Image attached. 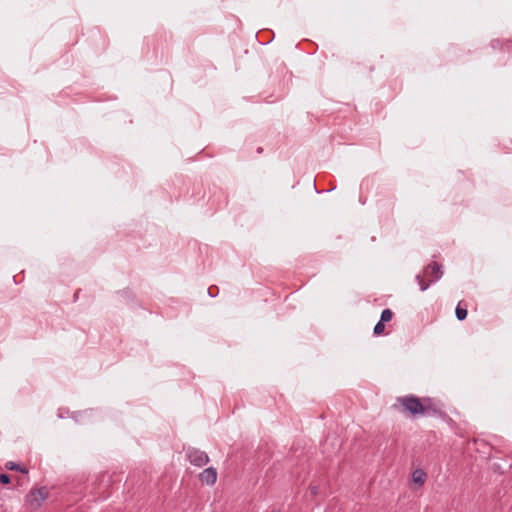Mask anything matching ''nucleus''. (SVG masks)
Masks as SVG:
<instances>
[{
  "instance_id": "6e6552de",
  "label": "nucleus",
  "mask_w": 512,
  "mask_h": 512,
  "mask_svg": "<svg viewBox=\"0 0 512 512\" xmlns=\"http://www.w3.org/2000/svg\"><path fill=\"white\" fill-rule=\"evenodd\" d=\"M455 315L459 321H463L467 317V309L464 307H461V303H459L455 309Z\"/></svg>"
},
{
  "instance_id": "4468645a",
  "label": "nucleus",
  "mask_w": 512,
  "mask_h": 512,
  "mask_svg": "<svg viewBox=\"0 0 512 512\" xmlns=\"http://www.w3.org/2000/svg\"><path fill=\"white\" fill-rule=\"evenodd\" d=\"M212 290H213V288H212V287H210V288L208 289V294H209L211 297H215V296H216V293H214V291H212Z\"/></svg>"
},
{
  "instance_id": "39448f33",
  "label": "nucleus",
  "mask_w": 512,
  "mask_h": 512,
  "mask_svg": "<svg viewBox=\"0 0 512 512\" xmlns=\"http://www.w3.org/2000/svg\"><path fill=\"white\" fill-rule=\"evenodd\" d=\"M422 416H436L440 414V409L433 403L432 399L426 397L422 399Z\"/></svg>"
},
{
  "instance_id": "ddd939ff",
  "label": "nucleus",
  "mask_w": 512,
  "mask_h": 512,
  "mask_svg": "<svg viewBox=\"0 0 512 512\" xmlns=\"http://www.w3.org/2000/svg\"><path fill=\"white\" fill-rule=\"evenodd\" d=\"M310 491L312 495H316L318 493V487L317 486H311Z\"/></svg>"
},
{
  "instance_id": "9d476101",
  "label": "nucleus",
  "mask_w": 512,
  "mask_h": 512,
  "mask_svg": "<svg viewBox=\"0 0 512 512\" xmlns=\"http://www.w3.org/2000/svg\"><path fill=\"white\" fill-rule=\"evenodd\" d=\"M384 330H385V323L378 321L376 323V325L374 326L373 333H374V335L379 336L384 332Z\"/></svg>"
},
{
  "instance_id": "f8f14e48",
  "label": "nucleus",
  "mask_w": 512,
  "mask_h": 512,
  "mask_svg": "<svg viewBox=\"0 0 512 512\" xmlns=\"http://www.w3.org/2000/svg\"><path fill=\"white\" fill-rule=\"evenodd\" d=\"M10 469L18 470V471H21V472H27L24 468H21V466L19 464H16V463H13V462L10 463Z\"/></svg>"
},
{
  "instance_id": "2eb2a0df",
  "label": "nucleus",
  "mask_w": 512,
  "mask_h": 512,
  "mask_svg": "<svg viewBox=\"0 0 512 512\" xmlns=\"http://www.w3.org/2000/svg\"><path fill=\"white\" fill-rule=\"evenodd\" d=\"M505 45H506L507 49L509 50L512 47V42L511 41H507Z\"/></svg>"
},
{
  "instance_id": "f257e3e1",
  "label": "nucleus",
  "mask_w": 512,
  "mask_h": 512,
  "mask_svg": "<svg viewBox=\"0 0 512 512\" xmlns=\"http://www.w3.org/2000/svg\"><path fill=\"white\" fill-rule=\"evenodd\" d=\"M443 276V271L441 265L436 262H433L427 265L423 274L416 275V281L420 287L421 291H426L432 283L437 282Z\"/></svg>"
},
{
  "instance_id": "f03ea898",
  "label": "nucleus",
  "mask_w": 512,
  "mask_h": 512,
  "mask_svg": "<svg viewBox=\"0 0 512 512\" xmlns=\"http://www.w3.org/2000/svg\"><path fill=\"white\" fill-rule=\"evenodd\" d=\"M398 403L405 412L412 417H417L423 412L422 399L410 394L397 399Z\"/></svg>"
},
{
  "instance_id": "20e7f679",
  "label": "nucleus",
  "mask_w": 512,
  "mask_h": 512,
  "mask_svg": "<svg viewBox=\"0 0 512 512\" xmlns=\"http://www.w3.org/2000/svg\"><path fill=\"white\" fill-rule=\"evenodd\" d=\"M187 458L192 465L197 467H202L209 462L208 455L204 451L195 448L188 449Z\"/></svg>"
},
{
  "instance_id": "dca6fc26",
  "label": "nucleus",
  "mask_w": 512,
  "mask_h": 512,
  "mask_svg": "<svg viewBox=\"0 0 512 512\" xmlns=\"http://www.w3.org/2000/svg\"><path fill=\"white\" fill-rule=\"evenodd\" d=\"M498 43H499V41H498V40H493V41L491 42V45H492L493 47H495V45H496V44H498Z\"/></svg>"
},
{
  "instance_id": "7ed1b4c3",
  "label": "nucleus",
  "mask_w": 512,
  "mask_h": 512,
  "mask_svg": "<svg viewBox=\"0 0 512 512\" xmlns=\"http://www.w3.org/2000/svg\"><path fill=\"white\" fill-rule=\"evenodd\" d=\"M48 498V490L46 487H40L38 489H32L26 495V503L33 509H38Z\"/></svg>"
},
{
  "instance_id": "0eeeda50",
  "label": "nucleus",
  "mask_w": 512,
  "mask_h": 512,
  "mask_svg": "<svg viewBox=\"0 0 512 512\" xmlns=\"http://www.w3.org/2000/svg\"><path fill=\"white\" fill-rule=\"evenodd\" d=\"M427 478V473L423 469H415L412 473V480L418 486H422Z\"/></svg>"
},
{
  "instance_id": "9b49d317",
  "label": "nucleus",
  "mask_w": 512,
  "mask_h": 512,
  "mask_svg": "<svg viewBox=\"0 0 512 512\" xmlns=\"http://www.w3.org/2000/svg\"><path fill=\"white\" fill-rule=\"evenodd\" d=\"M0 483L3 485H7L10 483V476L6 473L0 474Z\"/></svg>"
},
{
  "instance_id": "423d86ee",
  "label": "nucleus",
  "mask_w": 512,
  "mask_h": 512,
  "mask_svg": "<svg viewBox=\"0 0 512 512\" xmlns=\"http://www.w3.org/2000/svg\"><path fill=\"white\" fill-rule=\"evenodd\" d=\"M199 477L202 483L213 485L217 480V471L213 467H208L200 473Z\"/></svg>"
},
{
  "instance_id": "1a4fd4ad",
  "label": "nucleus",
  "mask_w": 512,
  "mask_h": 512,
  "mask_svg": "<svg viewBox=\"0 0 512 512\" xmlns=\"http://www.w3.org/2000/svg\"><path fill=\"white\" fill-rule=\"evenodd\" d=\"M392 317H393V312L390 309L386 308L381 312L379 321L386 323V322H389L392 319Z\"/></svg>"
}]
</instances>
